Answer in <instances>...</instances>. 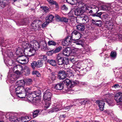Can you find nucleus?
<instances>
[{
	"instance_id": "f257e3e1",
	"label": "nucleus",
	"mask_w": 122,
	"mask_h": 122,
	"mask_svg": "<svg viewBox=\"0 0 122 122\" xmlns=\"http://www.w3.org/2000/svg\"><path fill=\"white\" fill-rule=\"evenodd\" d=\"M1 51L4 56V62L8 66V65L15 66V61L10 60V59L13 57V54L11 51L4 47L3 48H2Z\"/></svg>"
},
{
	"instance_id": "f03ea898",
	"label": "nucleus",
	"mask_w": 122,
	"mask_h": 122,
	"mask_svg": "<svg viewBox=\"0 0 122 122\" xmlns=\"http://www.w3.org/2000/svg\"><path fill=\"white\" fill-rule=\"evenodd\" d=\"M23 92L24 93H25L27 95V98H31V99L32 98V100H38L40 99V95L41 93L40 91L34 92H31V89L30 88H25L24 87L23 89H22Z\"/></svg>"
},
{
	"instance_id": "7ed1b4c3",
	"label": "nucleus",
	"mask_w": 122,
	"mask_h": 122,
	"mask_svg": "<svg viewBox=\"0 0 122 122\" xmlns=\"http://www.w3.org/2000/svg\"><path fill=\"white\" fill-rule=\"evenodd\" d=\"M30 44L31 48L29 50L27 54H25L29 56L33 55L36 53L35 49H37L40 48V46L39 43L35 40L31 41Z\"/></svg>"
},
{
	"instance_id": "20e7f679",
	"label": "nucleus",
	"mask_w": 122,
	"mask_h": 122,
	"mask_svg": "<svg viewBox=\"0 0 122 122\" xmlns=\"http://www.w3.org/2000/svg\"><path fill=\"white\" fill-rule=\"evenodd\" d=\"M42 21L40 20H37L34 21L32 23L30 28L34 30H40V25L41 24Z\"/></svg>"
},
{
	"instance_id": "39448f33",
	"label": "nucleus",
	"mask_w": 122,
	"mask_h": 122,
	"mask_svg": "<svg viewBox=\"0 0 122 122\" xmlns=\"http://www.w3.org/2000/svg\"><path fill=\"white\" fill-rule=\"evenodd\" d=\"M71 35V39L75 41L78 40L82 36V35L76 30H74L72 31Z\"/></svg>"
},
{
	"instance_id": "423d86ee",
	"label": "nucleus",
	"mask_w": 122,
	"mask_h": 122,
	"mask_svg": "<svg viewBox=\"0 0 122 122\" xmlns=\"http://www.w3.org/2000/svg\"><path fill=\"white\" fill-rule=\"evenodd\" d=\"M16 61L22 64H25L28 61V59L23 55H21L18 57L16 58Z\"/></svg>"
},
{
	"instance_id": "0eeeda50",
	"label": "nucleus",
	"mask_w": 122,
	"mask_h": 122,
	"mask_svg": "<svg viewBox=\"0 0 122 122\" xmlns=\"http://www.w3.org/2000/svg\"><path fill=\"white\" fill-rule=\"evenodd\" d=\"M17 70H16V78L17 79L19 77V75L20 73L23 72V70L22 66L20 65H16Z\"/></svg>"
},
{
	"instance_id": "6e6552de",
	"label": "nucleus",
	"mask_w": 122,
	"mask_h": 122,
	"mask_svg": "<svg viewBox=\"0 0 122 122\" xmlns=\"http://www.w3.org/2000/svg\"><path fill=\"white\" fill-rule=\"evenodd\" d=\"M52 95L50 91L47 90L44 93L43 98L45 100L50 101Z\"/></svg>"
},
{
	"instance_id": "1a4fd4ad",
	"label": "nucleus",
	"mask_w": 122,
	"mask_h": 122,
	"mask_svg": "<svg viewBox=\"0 0 122 122\" xmlns=\"http://www.w3.org/2000/svg\"><path fill=\"white\" fill-rule=\"evenodd\" d=\"M64 58H63L62 55L61 54H59L57 55L56 59L57 63L59 65H62L63 64V61Z\"/></svg>"
},
{
	"instance_id": "9d476101",
	"label": "nucleus",
	"mask_w": 122,
	"mask_h": 122,
	"mask_svg": "<svg viewBox=\"0 0 122 122\" xmlns=\"http://www.w3.org/2000/svg\"><path fill=\"white\" fill-rule=\"evenodd\" d=\"M62 84H65L67 86H70V87H73L76 84L74 82L71 81L68 79H66L62 82Z\"/></svg>"
},
{
	"instance_id": "9b49d317",
	"label": "nucleus",
	"mask_w": 122,
	"mask_h": 122,
	"mask_svg": "<svg viewBox=\"0 0 122 122\" xmlns=\"http://www.w3.org/2000/svg\"><path fill=\"white\" fill-rule=\"evenodd\" d=\"M114 99L117 103L122 102V93L119 92L115 95Z\"/></svg>"
},
{
	"instance_id": "f8f14e48",
	"label": "nucleus",
	"mask_w": 122,
	"mask_h": 122,
	"mask_svg": "<svg viewBox=\"0 0 122 122\" xmlns=\"http://www.w3.org/2000/svg\"><path fill=\"white\" fill-rule=\"evenodd\" d=\"M15 66H14L13 69V72L11 73L10 72L9 74L10 75V82L11 83H12L14 82L15 81Z\"/></svg>"
},
{
	"instance_id": "ddd939ff",
	"label": "nucleus",
	"mask_w": 122,
	"mask_h": 122,
	"mask_svg": "<svg viewBox=\"0 0 122 122\" xmlns=\"http://www.w3.org/2000/svg\"><path fill=\"white\" fill-rule=\"evenodd\" d=\"M96 103L98 104L100 110L102 111L104 110V106L105 103L104 101L97 100L96 102Z\"/></svg>"
},
{
	"instance_id": "4468645a",
	"label": "nucleus",
	"mask_w": 122,
	"mask_h": 122,
	"mask_svg": "<svg viewBox=\"0 0 122 122\" xmlns=\"http://www.w3.org/2000/svg\"><path fill=\"white\" fill-rule=\"evenodd\" d=\"M71 42L72 39L71 37L69 38V37L68 36L64 41H62V43L63 45L64 46H69L71 45Z\"/></svg>"
},
{
	"instance_id": "2eb2a0df",
	"label": "nucleus",
	"mask_w": 122,
	"mask_h": 122,
	"mask_svg": "<svg viewBox=\"0 0 122 122\" xmlns=\"http://www.w3.org/2000/svg\"><path fill=\"white\" fill-rule=\"evenodd\" d=\"M66 76V72L64 71L61 70L58 73V77L60 80H62L65 79Z\"/></svg>"
},
{
	"instance_id": "dca6fc26",
	"label": "nucleus",
	"mask_w": 122,
	"mask_h": 122,
	"mask_svg": "<svg viewBox=\"0 0 122 122\" xmlns=\"http://www.w3.org/2000/svg\"><path fill=\"white\" fill-rule=\"evenodd\" d=\"M19 92L18 91L16 92V93L17 96L21 98H25L26 96L25 93H24V92H23L22 90L21 91H20V90H19Z\"/></svg>"
},
{
	"instance_id": "f3484780",
	"label": "nucleus",
	"mask_w": 122,
	"mask_h": 122,
	"mask_svg": "<svg viewBox=\"0 0 122 122\" xmlns=\"http://www.w3.org/2000/svg\"><path fill=\"white\" fill-rule=\"evenodd\" d=\"M47 0L50 4L55 5V8L56 10H57L59 9L58 4L56 1L53 0Z\"/></svg>"
},
{
	"instance_id": "a211bd4d",
	"label": "nucleus",
	"mask_w": 122,
	"mask_h": 122,
	"mask_svg": "<svg viewBox=\"0 0 122 122\" xmlns=\"http://www.w3.org/2000/svg\"><path fill=\"white\" fill-rule=\"evenodd\" d=\"M28 21V19H25L23 20H20L16 24L19 26L26 25L27 24Z\"/></svg>"
},
{
	"instance_id": "6ab92c4d",
	"label": "nucleus",
	"mask_w": 122,
	"mask_h": 122,
	"mask_svg": "<svg viewBox=\"0 0 122 122\" xmlns=\"http://www.w3.org/2000/svg\"><path fill=\"white\" fill-rule=\"evenodd\" d=\"M71 48L70 47H67L65 48L63 50V54L65 56H68L70 54L71 51Z\"/></svg>"
},
{
	"instance_id": "aec40b11",
	"label": "nucleus",
	"mask_w": 122,
	"mask_h": 122,
	"mask_svg": "<svg viewBox=\"0 0 122 122\" xmlns=\"http://www.w3.org/2000/svg\"><path fill=\"white\" fill-rule=\"evenodd\" d=\"M57 105L53 109L52 112H57L61 110L62 109V102H60L59 104H57Z\"/></svg>"
},
{
	"instance_id": "412c9836",
	"label": "nucleus",
	"mask_w": 122,
	"mask_h": 122,
	"mask_svg": "<svg viewBox=\"0 0 122 122\" xmlns=\"http://www.w3.org/2000/svg\"><path fill=\"white\" fill-rule=\"evenodd\" d=\"M112 8L110 5H102L99 8V9L101 10H108L110 11L111 10Z\"/></svg>"
},
{
	"instance_id": "4be33fe9",
	"label": "nucleus",
	"mask_w": 122,
	"mask_h": 122,
	"mask_svg": "<svg viewBox=\"0 0 122 122\" xmlns=\"http://www.w3.org/2000/svg\"><path fill=\"white\" fill-rule=\"evenodd\" d=\"M54 16L52 15L49 14L48 15L46 18V21L48 23L51 22L53 20Z\"/></svg>"
},
{
	"instance_id": "5701e85b",
	"label": "nucleus",
	"mask_w": 122,
	"mask_h": 122,
	"mask_svg": "<svg viewBox=\"0 0 122 122\" xmlns=\"http://www.w3.org/2000/svg\"><path fill=\"white\" fill-rule=\"evenodd\" d=\"M80 20H82V23L83 24H86L87 22H88L89 20L88 17L86 15H85L80 17Z\"/></svg>"
},
{
	"instance_id": "b1692460",
	"label": "nucleus",
	"mask_w": 122,
	"mask_h": 122,
	"mask_svg": "<svg viewBox=\"0 0 122 122\" xmlns=\"http://www.w3.org/2000/svg\"><path fill=\"white\" fill-rule=\"evenodd\" d=\"M20 82H19V81L16 82V86H17V87L16 88V92L18 91L19 90H20V91H21L22 89H23L24 87L20 85Z\"/></svg>"
},
{
	"instance_id": "393cba45",
	"label": "nucleus",
	"mask_w": 122,
	"mask_h": 122,
	"mask_svg": "<svg viewBox=\"0 0 122 122\" xmlns=\"http://www.w3.org/2000/svg\"><path fill=\"white\" fill-rule=\"evenodd\" d=\"M24 54V51L20 48H19L16 51V54L17 56H18Z\"/></svg>"
},
{
	"instance_id": "a878e982",
	"label": "nucleus",
	"mask_w": 122,
	"mask_h": 122,
	"mask_svg": "<svg viewBox=\"0 0 122 122\" xmlns=\"http://www.w3.org/2000/svg\"><path fill=\"white\" fill-rule=\"evenodd\" d=\"M76 29L79 31H83L85 29V26L82 24L77 25L76 26Z\"/></svg>"
},
{
	"instance_id": "bb28decb",
	"label": "nucleus",
	"mask_w": 122,
	"mask_h": 122,
	"mask_svg": "<svg viewBox=\"0 0 122 122\" xmlns=\"http://www.w3.org/2000/svg\"><path fill=\"white\" fill-rule=\"evenodd\" d=\"M22 46L23 47L25 46L24 48V49H26V48H31V45H30V43L29 44V43L27 41L24 42L23 41H22Z\"/></svg>"
},
{
	"instance_id": "cd10ccee",
	"label": "nucleus",
	"mask_w": 122,
	"mask_h": 122,
	"mask_svg": "<svg viewBox=\"0 0 122 122\" xmlns=\"http://www.w3.org/2000/svg\"><path fill=\"white\" fill-rule=\"evenodd\" d=\"M15 86H11L10 87V91L11 94L13 97H14L15 96Z\"/></svg>"
},
{
	"instance_id": "c85d7f7f",
	"label": "nucleus",
	"mask_w": 122,
	"mask_h": 122,
	"mask_svg": "<svg viewBox=\"0 0 122 122\" xmlns=\"http://www.w3.org/2000/svg\"><path fill=\"white\" fill-rule=\"evenodd\" d=\"M80 51V49H75L72 50L71 52V54L72 56H76L77 54H79Z\"/></svg>"
},
{
	"instance_id": "c756f323",
	"label": "nucleus",
	"mask_w": 122,
	"mask_h": 122,
	"mask_svg": "<svg viewBox=\"0 0 122 122\" xmlns=\"http://www.w3.org/2000/svg\"><path fill=\"white\" fill-rule=\"evenodd\" d=\"M25 117L19 118L16 119V122H27L28 120H25Z\"/></svg>"
},
{
	"instance_id": "7c9ffc66",
	"label": "nucleus",
	"mask_w": 122,
	"mask_h": 122,
	"mask_svg": "<svg viewBox=\"0 0 122 122\" xmlns=\"http://www.w3.org/2000/svg\"><path fill=\"white\" fill-rule=\"evenodd\" d=\"M63 88V84L61 83L57 84L55 86V88L58 90H61Z\"/></svg>"
},
{
	"instance_id": "2f4dec72",
	"label": "nucleus",
	"mask_w": 122,
	"mask_h": 122,
	"mask_svg": "<svg viewBox=\"0 0 122 122\" xmlns=\"http://www.w3.org/2000/svg\"><path fill=\"white\" fill-rule=\"evenodd\" d=\"M47 62L51 65L55 66H56V64L55 61L53 60H48Z\"/></svg>"
},
{
	"instance_id": "473e14b6",
	"label": "nucleus",
	"mask_w": 122,
	"mask_h": 122,
	"mask_svg": "<svg viewBox=\"0 0 122 122\" xmlns=\"http://www.w3.org/2000/svg\"><path fill=\"white\" fill-rule=\"evenodd\" d=\"M92 23H95L96 22H99L100 23H95V25L98 26H101L102 24V22L100 20H94L93 19H92Z\"/></svg>"
},
{
	"instance_id": "72a5a7b5",
	"label": "nucleus",
	"mask_w": 122,
	"mask_h": 122,
	"mask_svg": "<svg viewBox=\"0 0 122 122\" xmlns=\"http://www.w3.org/2000/svg\"><path fill=\"white\" fill-rule=\"evenodd\" d=\"M107 103L109 106H112L114 105L115 103L113 101L109 99H106Z\"/></svg>"
},
{
	"instance_id": "f704fd0d",
	"label": "nucleus",
	"mask_w": 122,
	"mask_h": 122,
	"mask_svg": "<svg viewBox=\"0 0 122 122\" xmlns=\"http://www.w3.org/2000/svg\"><path fill=\"white\" fill-rule=\"evenodd\" d=\"M25 82V84L26 85H30L32 84V80L31 79L29 78L26 79Z\"/></svg>"
},
{
	"instance_id": "c9c22d12",
	"label": "nucleus",
	"mask_w": 122,
	"mask_h": 122,
	"mask_svg": "<svg viewBox=\"0 0 122 122\" xmlns=\"http://www.w3.org/2000/svg\"><path fill=\"white\" fill-rule=\"evenodd\" d=\"M51 104L50 101H46L45 105V107L46 109L48 108L50 105Z\"/></svg>"
},
{
	"instance_id": "e433bc0d",
	"label": "nucleus",
	"mask_w": 122,
	"mask_h": 122,
	"mask_svg": "<svg viewBox=\"0 0 122 122\" xmlns=\"http://www.w3.org/2000/svg\"><path fill=\"white\" fill-rule=\"evenodd\" d=\"M43 61L42 60H39L37 62V67L42 66L43 65Z\"/></svg>"
},
{
	"instance_id": "4c0bfd02",
	"label": "nucleus",
	"mask_w": 122,
	"mask_h": 122,
	"mask_svg": "<svg viewBox=\"0 0 122 122\" xmlns=\"http://www.w3.org/2000/svg\"><path fill=\"white\" fill-rule=\"evenodd\" d=\"M39 59H43L44 61H46L47 59V56L44 55H41L38 56Z\"/></svg>"
},
{
	"instance_id": "58836bf2",
	"label": "nucleus",
	"mask_w": 122,
	"mask_h": 122,
	"mask_svg": "<svg viewBox=\"0 0 122 122\" xmlns=\"http://www.w3.org/2000/svg\"><path fill=\"white\" fill-rule=\"evenodd\" d=\"M89 101L87 99H85L81 101L80 103L81 104V105L85 104H88L89 103Z\"/></svg>"
},
{
	"instance_id": "ea45409f",
	"label": "nucleus",
	"mask_w": 122,
	"mask_h": 122,
	"mask_svg": "<svg viewBox=\"0 0 122 122\" xmlns=\"http://www.w3.org/2000/svg\"><path fill=\"white\" fill-rule=\"evenodd\" d=\"M23 72H25L27 75H29L30 73L29 69L27 67H25L23 70Z\"/></svg>"
},
{
	"instance_id": "a19ab883",
	"label": "nucleus",
	"mask_w": 122,
	"mask_h": 122,
	"mask_svg": "<svg viewBox=\"0 0 122 122\" xmlns=\"http://www.w3.org/2000/svg\"><path fill=\"white\" fill-rule=\"evenodd\" d=\"M40 112V111L38 110H37L34 111L33 112V115L34 117H36L38 115Z\"/></svg>"
},
{
	"instance_id": "79ce46f5",
	"label": "nucleus",
	"mask_w": 122,
	"mask_h": 122,
	"mask_svg": "<svg viewBox=\"0 0 122 122\" xmlns=\"http://www.w3.org/2000/svg\"><path fill=\"white\" fill-rule=\"evenodd\" d=\"M41 9L43 11L46 12H48L49 11V8L46 6H42Z\"/></svg>"
},
{
	"instance_id": "37998d69",
	"label": "nucleus",
	"mask_w": 122,
	"mask_h": 122,
	"mask_svg": "<svg viewBox=\"0 0 122 122\" xmlns=\"http://www.w3.org/2000/svg\"><path fill=\"white\" fill-rule=\"evenodd\" d=\"M48 44L49 46L53 45L55 46L56 45V43L53 41H49L48 42Z\"/></svg>"
},
{
	"instance_id": "c03bdc74",
	"label": "nucleus",
	"mask_w": 122,
	"mask_h": 122,
	"mask_svg": "<svg viewBox=\"0 0 122 122\" xmlns=\"http://www.w3.org/2000/svg\"><path fill=\"white\" fill-rule=\"evenodd\" d=\"M10 115L9 117V120L10 121L12 122H15V117L14 116H12V115H11V113H10Z\"/></svg>"
},
{
	"instance_id": "a18cd8bd",
	"label": "nucleus",
	"mask_w": 122,
	"mask_h": 122,
	"mask_svg": "<svg viewBox=\"0 0 122 122\" xmlns=\"http://www.w3.org/2000/svg\"><path fill=\"white\" fill-rule=\"evenodd\" d=\"M31 67L34 69L36 67H37V62L34 61L31 63Z\"/></svg>"
},
{
	"instance_id": "49530a36",
	"label": "nucleus",
	"mask_w": 122,
	"mask_h": 122,
	"mask_svg": "<svg viewBox=\"0 0 122 122\" xmlns=\"http://www.w3.org/2000/svg\"><path fill=\"white\" fill-rule=\"evenodd\" d=\"M32 74L33 75H36L37 76L39 77L41 76V74L38 71H33L32 72Z\"/></svg>"
},
{
	"instance_id": "de8ad7c7",
	"label": "nucleus",
	"mask_w": 122,
	"mask_h": 122,
	"mask_svg": "<svg viewBox=\"0 0 122 122\" xmlns=\"http://www.w3.org/2000/svg\"><path fill=\"white\" fill-rule=\"evenodd\" d=\"M62 47L61 46L57 48L55 50H54V53H56L59 52L62 49Z\"/></svg>"
},
{
	"instance_id": "09e8293b",
	"label": "nucleus",
	"mask_w": 122,
	"mask_h": 122,
	"mask_svg": "<svg viewBox=\"0 0 122 122\" xmlns=\"http://www.w3.org/2000/svg\"><path fill=\"white\" fill-rule=\"evenodd\" d=\"M74 11L73 10L70 11L68 14V15L69 17H74Z\"/></svg>"
},
{
	"instance_id": "8fccbe9b",
	"label": "nucleus",
	"mask_w": 122,
	"mask_h": 122,
	"mask_svg": "<svg viewBox=\"0 0 122 122\" xmlns=\"http://www.w3.org/2000/svg\"><path fill=\"white\" fill-rule=\"evenodd\" d=\"M81 8L83 13L86 10H88V8L86 5L81 6Z\"/></svg>"
},
{
	"instance_id": "3c124183",
	"label": "nucleus",
	"mask_w": 122,
	"mask_h": 122,
	"mask_svg": "<svg viewBox=\"0 0 122 122\" xmlns=\"http://www.w3.org/2000/svg\"><path fill=\"white\" fill-rule=\"evenodd\" d=\"M76 10L80 15L83 13L81 8H80L78 7Z\"/></svg>"
},
{
	"instance_id": "603ef678",
	"label": "nucleus",
	"mask_w": 122,
	"mask_h": 122,
	"mask_svg": "<svg viewBox=\"0 0 122 122\" xmlns=\"http://www.w3.org/2000/svg\"><path fill=\"white\" fill-rule=\"evenodd\" d=\"M111 56L113 58H115L116 56V52H112L111 54Z\"/></svg>"
},
{
	"instance_id": "864d4df0",
	"label": "nucleus",
	"mask_w": 122,
	"mask_h": 122,
	"mask_svg": "<svg viewBox=\"0 0 122 122\" xmlns=\"http://www.w3.org/2000/svg\"><path fill=\"white\" fill-rule=\"evenodd\" d=\"M76 44L78 45H81L82 46L83 44V42L82 40H80L75 42Z\"/></svg>"
},
{
	"instance_id": "5fc2aeb1",
	"label": "nucleus",
	"mask_w": 122,
	"mask_h": 122,
	"mask_svg": "<svg viewBox=\"0 0 122 122\" xmlns=\"http://www.w3.org/2000/svg\"><path fill=\"white\" fill-rule=\"evenodd\" d=\"M61 21H63L65 22H67L68 21V19L65 17L61 18Z\"/></svg>"
},
{
	"instance_id": "6e6d98bb",
	"label": "nucleus",
	"mask_w": 122,
	"mask_h": 122,
	"mask_svg": "<svg viewBox=\"0 0 122 122\" xmlns=\"http://www.w3.org/2000/svg\"><path fill=\"white\" fill-rule=\"evenodd\" d=\"M55 17L57 20L58 21H61V18L57 14L55 15Z\"/></svg>"
},
{
	"instance_id": "4d7b16f0",
	"label": "nucleus",
	"mask_w": 122,
	"mask_h": 122,
	"mask_svg": "<svg viewBox=\"0 0 122 122\" xmlns=\"http://www.w3.org/2000/svg\"><path fill=\"white\" fill-rule=\"evenodd\" d=\"M53 53H54V50L53 49L47 51V54L48 56H51Z\"/></svg>"
},
{
	"instance_id": "13d9d810",
	"label": "nucleus",
	"mask_w": 122,
	"mask_h": 122,
	"mask_svg": "<svg viewBox=\"0 0 122 122\" xmlns=\"http://www.w3.org/2000/svg\"><path fill=\"white\" fill-rule=\"evenodd\" d=\"M63 64L67 65L69 63V60L68 59L64 58V60L63 61Z\"/></svg>"
},
{
	"instance_id": "bf43d9fd",
	"label": "nucleus",
	"mask_w": 122,
	"mask_h": 122,
	"mask_svg": "<svg viewBox=\"0 0 122 122\" xmlns=\"http://www.w3.org/2000/svg\"><path fill=\"white\" fill-rule=\"evenodd\" d=\"M75 106V105H71L69 106H68L66 107H65V109L66 110H69L71 107H73V106Z\"/></svg>"
},
{
	"instance_id": "052dcab7",
	"label": "nucleus",
	"mask_w": 122,
	"mask_h": 122,
	"mask_svg": "<svg viewBox=\"0 0 122 122\" xmlns=\"http://www.w3.org/2000/svg\"><path fill=\"white\" fill-rule=\"evenodd\" d=\"M56 77L55 76H51V80H50V82L49 83H51L53 81L55 80Z\"/></svg>"
},
{
	"instance_id": "680f3d73",
	"label": "nucleus",
	"mask_w": 122,
	"mask_h": 122,
	"mask_svg": "<svg viewBox=\"0 0 122 122\" xmlns=\"http://www.w3.org/2000/svg\"><path fill=\"white\" fill-rule=\"evenodd\" d=\"M49 23L46 22V21L45 22L43 23L42 25V27L43 28H44L45 27H46L47 25Z\"/></svg>"
},
{
	"instance_id": "e2e57ef3",
	"label": "nucleus",
	"mask_w": 122,
	"mask_h": 122,
	"mask_svg": "<svg viewBox=\"0 0 122 122\" xmlns=\"http://www.w3.org/2000/svg\"><path fill=\"white\" fill-rule=\"evenodd\" d=\"M102 14V12H100L98 13L97 14H94L93 16H98L100 18L101 17V15Z\"/></svg>"
},
{
	"instance_id": "0e129e2a",
	"label": "nucleus",
	"mask_w": 122,
	"mask_h": 122,
	"mask_svg": "<svg viewBox=\"0 0 122 122\" xmlns=\"http://www.w3.org/2000/svg\"><path fill=\"white\" fill-rule=\"evenodd\" d=\"M109 5L111 6V7L112 8L111 9V10H110V11H111L113 9V8H115V3H112L111 5Z\"/></svg>"
},
{
	"instance_id": "69168bd1",
	"label": "nucleus",
	"mask_w": 122,
	"mask_h": 122,
	"mask_svg": "<svg viewBox=\"0 0 122 122\" xmlns=\"http://www.w3.org/2000/svg\"><path fill=\"white\" fill-rule=\"evenodd\" d=\"M117 38L120 41L122 40V35L120 34L117 35Z\"/></svg>"
},
{
	"instance_id": "338daca9",
	"label": "nucleus",
	"mask_w": 122,
	"mask_h": 122,
	"mask_svg": "<svg viewBox=\"0 0 122 122\" xmlns=\"http://www.w3.org/2000/svg\"><path fill=\"white\" fill-rule=\"evenodd\" d=\"M20 82V83L21 86H22V85H25V82L24 80H22L19 81V82Z\"/></svg>"
},
{
	"instance_id": "774afa93",
	"label": "nucleus",
	"mask_w": 122,
	"mask_h": 122,
	"mask_svg": "<svg viewBox=\"0 0 122 122\" xmlns=\"http://www.w3.org/2000/svg\"><path fill=\"white\" fill-rule=\"evenodd\" d=\"M61 9L62 10H67L68 9L67 8L65 5H64L62 6Z\"/></svg>"
}]
</instances>
